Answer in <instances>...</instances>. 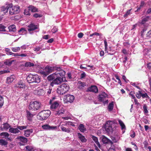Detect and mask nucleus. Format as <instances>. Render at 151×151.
<instances>
[{
  "label": "nucleus",
  "mask_w": 151,
  "mask_h": 151,
  "mask_svg": "<svg viewBox=\"0 0 151 151\" xmlns=\"http://www.w3.org/2000/svg\"><path fill=\"white\" fill-rule=\"evenodd\" d=\"M69 87L67 84H63L58 87L57 89V92L60 95H63L68 91Z\"/></svg>",
  "instance_id": "obj_4"
},
{
  "label": "nucleus",
  "mask_w": 151,
  "mask_h": 151,
  "mask_svg": "<svg viewBox=\"0 0 151 151\" xmlns=\"http://www.w3.org/2000/svg\"><path fill=\"white\" fill-rule=\"evenodd\" d=\"M35 94L39 96L43 95L45 93L44 91L41 89H38L35 90L34 91Z\"/></svg>",
  "instance_id": "obj_17"
},
{
  "label": "nucleus",
  "mask_w": 151,
  "mask_h": 151,
  "mask_svg": "<svg viewBox=\"0 0 151 151\" xmlns=\"http://www.w3.org/2000/svg\"><path fill=\"white\" fill-rule=\"evenodd\" d=\"M119 123L122 129H125V126L123 122L121 120H118Z\"/></svg>",
  "instance_id": "obj_38"
},
{
  "label": "nucleus",
  "mask_w": 151,
  "mask_h": 151,
  "mask_svg": "<svg viewBox=\"0 0 151 151\" xmlns=\"http://www.w3.org/2000/svg\"><path fill=\"white\" fill-rule=\"evenodd\" d=\"M75 97L72 95L70 94L64 96V102L66 103L69 102L71 103L73 101Z\"/></svg>",
  "instance_id": "obj_8"
},
{
  "label": "nucleus",
  "mask_w": 151,
  "mask_h": 151,
  "mask_svg": "<svg viewBox=\"0 0 151 151\" xmlns=\"http://www.w3.org/2000/svg\"><path fill=\"white\" fill-rule=\"evenodd\" d=\"M34 82L35 83H39L40 81L39 76L37 75H34Z\"/></svg>",
  "instance_id": "obj_32"
},
{
  "label": "nucleus",
  "mask_w": 151,
  "mask_h": 151,
  "mask_svg": "<svg viewBox=\"0 0 151 151\" xmlns=\"http://www.w3.org/2000/svg\"><path fill=\"white\" fill-rule=\"evenodd\" d=\"M11 6L9 3H7L5 6H2L1 7V11L3 12L4 14L8 12V9H9V8Z\"/></svg>",
  "instance_id": "obj_13"
},
{
  "label": "nucleus",
  "mask_w": 151,
  "mask_h": 151,
  "mask_svg": "<svg viewBox=\"0 0 151 151\" xmlns=\"http://www.w3.org/2000/svg\"><path fill=\"white\" fill-rule=\"evenodd\" d=\"M64 124H63L60 127V128L62 130L63 132H67V133H70L71 132V130L70 129L68 128H67L66 127H64L65 126Z\"/></svg>",
  "instance_id": "obj_24"
},
{
  "label": "nucleus",
  "mask_w": 151,
  "mask_h": 151,
  "mask_svg": "<svg viewBox=\"0 0 151 151\" xmlns=\"http://www.w3.org/2000/svg\"><path fill=\"white\" fill-rule=\"evenodd\" d=\"M20 48L19 47H12V50L14 52H17L18 51L20 50Z\"/></svg>",
  "instance_id": "obj_44"
},
{
  "label": "nucleus",
  "mask_w": 151,
  "mask_h": 151,
  "mask_svg": "<svg viewBox=\"0 0 151 151\" xmlns=\"http://www.w3.org/2000/svg\"><path fill=\"white\" fill-rule=\"evenodd\" d=\"M3 127H0L1 130L3 131L4 130H7L9 128H10V125L7 123H4L3 124Z\"/></svg>",
  "instance_id": "obj_21"
},
{
  "label": "nucleus",
  "mask_w": 151,
  "mask_h": 151,
  "mask_svg": "<svg viewBox=\"0 0 151 151\" xmlns=\"http://www.w3.org/2000/svg\"><path fill=\"white\" fill-rule=\"evenodd\" d=\"M83 35V34L82 32H80L78 34V36L79 38H81L82 37Z\"/></svg>",
  "instance_id": "obj_59"
},
{
  "label": "nucleus",
  "mask_w": 151,
  "mask_h": 151,
  "mask_svg": "<svg viewBox=\"0 0 151 151\" xmlns=\"http://www.w3.org/2000/svg\"><path fill=\"white\" fill-rule=\"evenodd\" d=\"M27 33V31L25 28H22L18 31V34L19 35H24Z\"/></svg>",
  "instance_id": "obj_31"
},
{
  "label": "nucleus",
  "mask_w": 151,
  "mask_h": 151,
  "mask_svg": "<svg viewBox=\"0 0 151 151\" xmlns=\"http://www.w3.org/2000/svg\"><path fill=\"white\" fill-rule=\"evenodd\" d=\"M146 14H151V8L148 9L146 12Z\"/></svg>",
  "instance_id": "obj_63"
},
{
  "label": "nucleus",
  "mask_w": 151,
  "mask_h": 151,
  "mask_svg": "<svg viewBox=\"0 0 151 151\" xmlns=\"http://www.w3.org/2000/svg\"><path fill=\"white\" fill-rule=\"evenodd\" d=\"M41 49V48L40 47H37L36 48H34V51L37 52H38V51H39L40 49Z\"/></svg>",
  "instance_id": "obj_61"
},
{
  "label": "nucleus",
  "mask_w": 151,
  "mask_h": 151,
  "mask_svg": "<svg viewBox=\"0 0 151 151\" xmlns=\"http://www.w3.org/2000/svg\"><path fill=\"white\" fill-rule=\"evenodd\" d=\"M143 108L144 109V113H145L146 114L148 113V111L147 109V106L146 105H144L143 107Z\"/></svg>",
  "instance_id": "obj_55"
},
{
  "label": "nucleus",
  "mask_w": 151,
  "mask_h": 151,
  "mask_svg": "<svg viewBox=\"0 0 151 151\" xmlns=\"http://www.w3.org/2000/svg\"><path fill=\"white\" fill-rule=\"evenodd\" d=\"M15 76L14 75H11L10 77L7 78L6 83H12L15 79Z\"/></svg>",
  "instance_id": "obj_20"
},
{
  "label": "nucleus",
  "mask_w": 151,
  "mask_h": 151,
  "mask_svg": "<svg viewBox=\"0 0 151 151\" xmlns=\"http://www.w3.org/2000/svg\"><path fill=\"white\" fill-rule=\"evenodd\" d=\"M56 77V78L50 83V86L52 87L53 86L54 84H58L60 83L63 81L62 78L59 77Z\"/></svg>",
  "instance_id": "obj_11"
},
{
  "label": "nucleus",
  "mask_w": 151,
  "mask_h": 151,
  "mask_svg": "<svg viewBox=\"0 0 151 151\" xmlns=\"http://www.w3.org/2000/svg\"><path fill=\"white\" fill-rule=\"evenodd\" d=\"M65 124H64V125L66 126H67L68 127H69L70 125H71L73 127L75 126L74 124L72 122L70 121H67L65 122Z\"/></svg>",
  "instance_id": "obj_33"
},
{
  "label": "nucleus",
  "mask_w": 151,
  "mask_h": 151,
  "mask_svg": "<svg viewBox=\"0 0 151 151\" xmlns=\"http://www.w3.org/2000/svg\"><path fill=\"white\" fill-rule=\"evenodd\" d=\"M113 124V122L111 121H108L107 122L105 129L107 132H109L112 131L111 125Z\"/></svg>",
  "instance_id": "obj_10"
},
{
  "label": "nucleus",
  "mask_w": 151,
  "mask_h": 151,
  "mask_svg": "<svg viewBox=\"0 0 151 151\" xmlns=\"http://www.w3.org/2000/svg\"><path fill=\"white\" fill-rule=\"evenodd\" d=\"M8 142L5 140L3 139H0V145L2 146H5L7 145Z\"/></svg>",
  "instance_id": "obj_39"
},
{
  "label": "nucleus",
  "mask_w": 151,
  "mask_h": 151,
  "mask_svg": "<svg viewBox=\"0 0 151 151\" xmlns=\"http://www.w3.org/2000/svg\"><path fill=\"white\" fill-rule=\"evenodd\" d=\"M12 61H6L4 62V64L6 65L10 66L12 64Z\"/></svg>",
  "instance_id": "obj_52"
},
{
  "label": "nucleus",
  "mask_w": 151,
  "mask_h": 151,
  "mask_svg": "<svg viewBox=\"0 0 151 151\" xmlns=\"http://www.w3.org/2000/svg\"><path fill=\"white\" fill-rule=\"evenodd\" d=\"M24 135L26 137H28L29 136L30 134L32 133L33 129H27L24 130Z\"/></svg>",
  "instance_id": "obj_25"
},
{
  "label": "nucleus",
  "mask_w": 151,
  "mask_h": 151,
  "mask_svg": "<svg viewBox=\"0 0 151 151\" xmlns=\"http://www.w3.org/2000/svg\"><path fill=\"white\" fill-rule=\"evenodd\" d=\"M113 102H112L110 103L108 106V109L109 111H111L112 110L114 107Z\"/></svg>",
  "instance_id": "obj_37"
},
{
  "label": "nucleus",
  "mask_w": 151,
  "mask_h": 151,
  "mask_svg": "<svg viewBox=\"0 0 151 151\" xmlns=\"http://www.w3.org/2000/svg\"><path fill=\"white\" fill-rule=\"evenodd\" d=\"M42 16V15L37 13H35L33 15V17L35 18L41 17Z\"/></svg>",
  "instance_id": "obj_51"
},
{
  "label": "nucleus",
  "mask_w": 151,
  "mask_h": 151,
  "mask_svg": "<svg viewBox=\"0 0 151 151\" xmlns=\"http://www.w3.org/2000/svg\"><path fill=\"white\" fill-rule=\"evenodd\" d=\"M91 138L94 141L97 145L98 146V147L100 148L101 146L98 142V138L94 136H92Z\"/></svg>",
  "instance_id": "obj_27"
},
{
  "label": "nucleus",
  "mask_w": 151,
  "mask_h": 151,
  "mask_svg": "<svg viewBox=\"0 0 151 151\" xmlns=\"http://www.w3.org/2000/svg\"><path fill=\"white\" fill-rule=\"evenodd\" d=\"M25 148L27 151H31L33 149V147L31 146H27L25 147Z\"/></svg>",
  "instance_id": "obj_46"
},
{
  "label": "nucleus",
  "mask_w": 151,
  "mask_h": 151,
  "mask_svg": "<svg viewBox=\"0 0 151 151\" xmlns=\"http://www.w3.org/2000/svg\"><path fill=\"white\" fill-rule=\"evenodd\" d=\"M132 9H129L127 11L126 13L124 15V17H126L127 16L129 15L130 14V12Z\"/></svg>",
  "instance_id": "obj_53"
},
{
  "label": "nucleus",
  "mask_w": 151,
  "mask_h": 151,
  "mask_svg": "<svg viewBox=\"0 0 151 151\" xmlns=\"http://www.w3.org/2000/svg\"><path fill=\"white\" fill-rule=\"evenodd\" d=\"M54 69L56 71L55 72L56 77H60L59 76H64L65 73V72L62 70L60 68L55 67Z\"/></svg>",
  "instance_id": "obj_7"
},
{
  "label": "nucleus",
  "mask_w": 151,
  "mask_h": 151,
  "mask_svg": "<svg viewBox=\"0 0 151 151\" xmlns=\"http://www.w3.org/2000/svg\"><path fill=\"white\" fill-rule=\"evenodd\" d=\"M78 128L80 131L82 132H84L86 130V129L84 125L82 124H80L79 125Z\"/></svg>",
  "instance_id": "obj_28"
},
{
  "label": "nucleus",
  "mask_w": 151,
  "mask_h": 151,
  "mask_svg": "<svg viewBox=\"0 0 151 151\" xmlns=\"http://www.w3.org/2000/svg\"><path fill=\"white\" fill-rule=\"evenodd\" d=\"M108 151H115V149L114 147L113 146H111L109 149Z\"/></svg>",
  "instance_id": "obj_62"
},
{
  "label": "nucleus",
  "mask_w": 151,
  "mask_h": 151,
  "mask_svg": "<svg viewBox=\"0 0 151 151\" xmlns=\"http://www.w3.org/2000/svg\"><path fill=\"white\" fill-rule=\"evenodd\" d=\"M28 30L29 32L34 30L37 28V26L34 25L33 24H31L28 26Z\"/></svg>",
  "instance_id": "obj_19"
},
{
  "label": "nucleus",
  "mask_w": 151,
  "mask_h": 151,
  "mask_svg": "<svg viewBox=\"0 0 151 151\" xmlns=\"http://www.w3.org/2000/svg\"><path fill=\"white\" fill-rule=\"evenodd\" d=\"M109 139L104 136H103L102 139V141L104 143H108L109 142Z\"/></svg>",
  "instance_id": "obj_41"
},
{
  "label": "nucleus",
  "mask_w": 151,
  "mask_h": 151,
  "mask_svg": "<svg viewBox=\"0 0 151 151\" xmlns=\"http://www.w3.org/2000/svg\"><path fill=\"white\" fill-rule=\"evenodd\" d=\"M25 85L21 81L19 82L16 85V87L19 88H24L25 87Z\"/></svg>",
  "instance_id": "obj_30"
},
{
  "label": "nucleus",
  "mask_w": 151,
  "mask_h": 151,
  "mask_svg": "<svg viewBox=\"0 0 151 151\" xmlns=\"http://www.w3.org/2000/svg\"><path fill=\"white\" fill-rule=\"evenodd\" d=\"M142 92L141 91H139L138 93H137L136 96L138 99H140L141 96Z\"/></svg>",
  "instance_id": "obj_49"
},
{
  "label": "nucleus",
  "mask_w": 151,
  "mask_h": 151,
  "mask_svg": "<svg viewBox=\"0 0 151 151\" xmlns=\"http://www.w3.org/2000/svg\"><path fill=\"white\" fill-rule=\"evenodd\" d=\"M86 76V74L85 72H83L81 74V78H84Z\"/></svg>",
  "instance_id": "obj_60"
},
{
  "label": "nucleus",
  "mask_w": 151,
  "mask_h": 151,
  "mask_svg": "<svg viewBox=\"0 0 151 151\" xmlns=\"http://www.w3.org/2000/svg\"><path fill=\"white\" fill-rule=\"evenodd\" d=\"M141 96L142 98H149V96L147 95V94L146 93H142Z\"/></svg>",
  "instance_id": "obj_50"
},
{
  "label": "nucleus",
  "mask_w": 151,
  "mask_h": 151,
  "mask_svg": "<svg viewBox=\"0 0 151 151\" xmlns=\"http://www.w3.org/2000/svg\"><path fill=\"white\" fill-rule=\"evenodd\" d=\"M49 36L48 35H45L43 37V38L44 39L47 40L49 38Z\"/></svg>",
  "instance_id": "obj_64"
},
{
  "label": "nucleus",
  "mask_w": 151,
  "mask_h": 151,
  "mask_svg": "<svg viewBox=\"0 0 151 151\" xmlns=\"http://www.w3.org/2000/svg\"><path fill=\"white\" fill-rule=\"evenodd\" d=\"M104 45H105V51L106 52H107V53H108V52L107 51V42L106 41V40H105L104 41Z\"/></svg>",
  "instance_id": "obj_47"
},
{
  "label": "nucleus",
  "mask_w": 151,
  "mask_h": 151,
  "mask_svg": "<svg viewBox=\"0 0 151 151\" xmlns=\"http://www.w3.org/2000/svg\"><path fill=\"white\" fill-rule=\"evenodd\" d=\"M56 77V74L55 73H53L48 76L47 79L49 81L52 80L54 79Z\"/></svg>",
  "instance_id": "obj_29"
},
{
  "label": "nucleus",
  "mask_w": 151,
  "mask_h": 151,
  "mask_svg": "<svg viewBox=\"0 0 151 151\" xmlns=\"http://www.w3.org/2000/svg\"><path fill=\"white\" fill-rule=\"evenodd\" d=\"M98 90L97 87L95 85H92L87 88V91L92 92L95 93L98 92Z\"/></svg>",
  "instance_id": "obj_12"
},
{
  "label": "nucleus",
  "mask_w": 151,
  "mask_h": 151,
  "mask_svg": "<svg viewBox=\"0 0 151 151\" xmlns=\"http://www.w3.org/2000/svg\"><path fill=\"white\" fill-rule=\"evenodd\" d=\"M24 65L26 67H31L33 66L34 64L30 62H27L25 63Z\"/></svg>",
  "instance_id": "obj_45"
},
{
  "label": "nucleus",
  "mask_w": 151,
  "mask_h": 151,
  "mask_svg": "<svg viewBox=\"0 0 151 151\" xmlns=\"http://www.w3.org/2000/svg\"><path fill=\"white\" fill-rule=\"evenodd\" d=\"M41 103L37 101L31 102L29 106V109L32 111H36L41 107Z\"/></svg>",
  "instance_id": "obj_2"
},
{
  "label": "nucleus",
  "mask_w": 151,
  "mask_h": 151,
  "mask_svg": "<svg viewBox=\"0 0 151 151\" xmlns=\"http://www.w3.org/2000/svg\"><path fill=\"white\" fill-rule=\"evenodd\" d=\"M5 28L6 27L4 25L1 24H0V31H5Z\"/></svg>",
  "instance_id": "obj_48"
},
{
  "label": "nucleus",
  "mask_w": 151,
  "mask_h": 151,
  "mask_svg": "<svg viewBox=\"0 0 151 151\" xmlns=\"http://www.w3.org/2000/svg\"><path fill=\"white\" fill-rule=\"evenodd\" d=\"M29 8L30 11H31L32 12H35L37 11V9L33 6H30Z\"/></svg>",
  "instance_id": "obj_35"
},
{
  "label": "nucleus",
  "mask_w": 151,
  "mask_h": 151,
  "mask_svg": "<svg viewBox=\"0 0 151 151\" xmlns=\"http://www.w3.org/2000/svg\"><path fill=\"white\" fill-rule=\"evenodd\" d=\"M142 18V21L140 23L142 24H144L146 22L151 20V17L150 16L143 17Z\"/></svg>",
  "instance_id": "obj_18"
},
{
  "label": "nucleus",
  "mask_w": 151,
  "mask_h": 151,
  "mask_svg": "<svg viewBox=\"0 0 151 151\" xmlns=\"http://www.w3.org/2000/svg\"><path fill=\"white\" fill-rule=\"evenodd\" d=\"M34 75H30L27 76V82L29 83L34 82Z\"/></svg>",
  "instance_id": "obj_23"
},
{
  "label": "nucleus",
  "mask_w": 151,
  "mask_h": 151,
  "mask_svg": "<svg viewBox=\"0 0 151 151\" xmlns=\"http://www.w3.org/2000/svg\"><path fill=\"white\" fill-rule=\"evenodd\" d=\"M11 6L10 7L9 10V15H12L19 13L20 12L19 6L18 5L13 6L12 3H9Z\"/></svg>",
  "instance_id": "obj_5"
},
{
  "label": "nucleus",
  "mask_w": 151,
  "mask_h": 151,
  "mask_svg": "<svg viewBox=\"0 0 151 151\" xmlns=\"http://www.w3.org/2000/svg\"><path fill=\"white\" fill-rule=\"evenodd\" d=\"M65 111L62 106H60L55 110V114L56 116H60L64 113Z\"/></svg>",
  "instance_id": "obj_14"
},
{
  "label": "nucleus",
  "mask_w": 151,
  "mask_h": 151,
  "mask_svg": "<svg viewBox=\"0 0 151 151\" xmlns=\"http://www.w3.org/2000/svg\"><path fill=\"white\" fill-rule=\"evenodd\" d=\"M17 139H19L20 142L24 144L28 142L27 139L24 137L19 136L18 137Z\"/></svg>",
  "instance_id": "obj_22"
},
{
  "label": "nucleus",
  "mask_w": 151,
  "mask_h": 151,
  "mask_svg": "<svg viewBox=\"0 0 151 151\" xmlns=\"http://www.w3.org/2000/svg\"><path fill=\"white\" fill-rule=\"evenodd\" d=\"M51 113L49 110L41 111L37 115V118L38 119L42 121L46 120L50 116Z\"/></svg>",
  "instance_id": "obj_1"
},
{
  "label": "nucleus",
  "mask_w": 151,
  "mask_h": 151,
  "mask_svg": "<svg viewBox=\"0 0 151 151\" xmlns=\"http://www.w3.org/2000/svg\"><path fill=\"white\" fill-rule=\"evenodd\" d=\"M27 126H17V127L18 129L19 130H22L23 129H27Z\"/></svg>",
  "instance_id": "obj_43"
},
{
  "label": "nucleus",
  "mask_w": 151,
  "mask_h": 151,
  "mask_svg": "<svg viewBox=\"0 0 151 151\" xmlns=\"http://www.w3.org/2000/svg\"><path fill=\"white\" fill-rule=\"evenodd\" d=\"M9 132L14 134H18L19 133H21L20 130L18 129L17 127L15 128L10 127L9 129Z\"/></svg>",
  "instance_id": "obj_16"
},
{
  "label": "nucleus",
  "mask_w": 151,
  "mask_h": 151,
  "mask_svg": "<svg viewBox=\"0 0 151 151\" xmlns=\"http://www.w3.org/2000/svg\"><path fill=\"white\" fill-rule=\"evenodd\" d=\"M146 37L147 38L151 37V29L147 32L146 34Z\"/></svg>",
  "instance_id": "obj_56"
},
{
  "label": "nucleus",
  "mask_w": 151,
  "mask_h": 151,
  "mask_svg": "<svg viewBox=\"0 0 151 151\" xmlns=\"http://www.w3.org/2000/svg\"><path fill=\"white\" fill-rule=\"evenodd\" d=\"M55 97H53L50 100L49 104L50 105V108L51 109L52 111H55L61 106L60 105L58 101H55Z\"/></svg>",
  "instance_id": "obj_3"
},
{
  "label": "nucleus",
  "mask_w": 151,
  "mask_h": 151,
  "mask_svg": "<svg viewBox=\"0 0 151 151\" xmlns=\"http://www.w3.org/2000/svg\"><path fill=\"white\" fill-rule=\"evenodd\" d=\"M30 10L29 9V7L28 8L24 10V15H29L30 14Z\"/></svg>",
  "instance_id": "obj_40"
},
{
  "label": "nucleus",
  "mask_w": 151,
  "mask_h": 151,
  "mask_svg": "<svg viewBox=\"0 0 151 151\" xmlns=\"http://www.w3.org/2000/svg\"><path fill=\"white\" fill-rule=\"evenodd\" d=\"M10 72L9 70H2L0 71V75L4 73H9Z\"/></svg>",
  "instance_id": "obj_54"
},
{
  "label": "nucleus",
  "mask_w": 151,
  "mask_h": 151,
  "mask_svg": "<svg viewBox=\"0 0 151 151\" xmlns=\"http://www.w3.org/2000/svg\"><path fill=\"white\" fill-rule=\"evenodd\" d=\"M9 31L10 32H15L16 31V28L15 26L14 25H12L8 27Z\"/></svg>",
  "instance_id": "obj_34"
},
{
  "label": "nucleus",
  "mask_w": 151,
  "mask_h": 151,
  "mask_svg": "<svg viewBox=\"0 0 151 151\" xmlns=\"http://www.w3.org/2000/svg\"><path fill=\"white\" fill-rule=\"evenodd\" d=\"M55 67L47 66L45 68L44 70L40 71L41 74L43 75L44 76L46 77L49 73L55 71L54 69Z\"/></svg>",
  "instance_id": "obj_6"
},
{
  "label": "nucleus",
  "mask_w": 151,
  "mask_h": 151,
  "mask_svg": "<svg viewBox=\"0 0 151 151\" xmlns=\"http://www.w3.org/2000/svg\"><path fill=\"white\" fill-rule=\"evenodd\" d=\"M108 96V95L107 94L104 92H102L99 95L98 99L99 100L101 101H103L104 100H106L104 102L105 104L107 103H108V100H106V98H107Z\"/></svg>",
  "instance_id": "obj_9"
},
{
  "label": "nucleus",
  "mask_w": 151,
  "mask_h": 151,
  "mask_svg": "<svg viewBox=\"0 0 151 151\" xmlns=\"http://www.w3.org/2000/svg\"><path fill=\"white\" fill-rule=\"evenodd\" d=\"M42 128L45 130H52L57 128V127L50 126L48 124H46L42 126Z\"/></svg>",
  "instance_id": "obj_15"
},
{
  "label": "nucleus",
  "mask_w": 151,
  "mask_h": 151,
  "mask_svg": "<svg viewBox=\"0 0 151 151\" xmlns=\"http://www.w3.org/2000/svg\"><path fill=\"white\" fill-rule=\"evenodd\" d=\"M78 137L82 142H86V139L85 138V137L82 135L81 133H78Z\"/></svg>",
  "instance_id": "obj_26"
},
{
  "label": "nucleus",
  "mask_w": 151,
  "mask_h": 151,
  "mask_svg": "<svg viewBox=\"0 0 151 151\" xmlns=\"http://www.w3.org/2000/svg\"><path fill=\"white\" fill-rule=\"evenodd\" d=\"M27 114L28 120L30 121L31 120L34 115L28 111H27Z\"/></svg>",
  "instance_id": "obj_36"
},
{
  "label": "nucleus",
  "mask_w": 151,
  "mask_h": 151,
  "mask_svg": "<svg viewBox=\"0 0 151 151\" xmlns=\"http://www.w3.org/2000/svg\"><path fill=\"white\" fill-rule=\"evenodd\" d=\"M0 135L1 136H3L5 137H7L9 136V134L6 132H3L0 134Z\"/></svg>",
  "instance_id": "obj_42"
},
{
  "label": "nucleus",
  "mask_w": 151,
  "mask_h": 151,
  "mask_svg": "<svg viewBox=\"0 0 151 151\" xmlns=\"http://www.w3.org/2000/svg\"><path fill=\"white\" fill-rule=\"evenodd\" d=\"M58 30L57 28L55 27H54L53 29H52L51 30V32L53 33H55Z\"/></svg>",
  "instance_id": "obj_57"
},
{
  "label": "nucleus",
  "mask_w": 151,
  "mask_h": 151,
  "mask_svg": "<svg viewBox=\"0 0 151 151\" xmlns=\"http://www.w3.org/2000/svg\"><path fill=\"white\" fill-rule=\"evenodd\" d=\"M47 93L48 94H50L51 93V91L52 90V87H50L48 89H47Z\"/></svg>",
  "instance_id": "obj_58"
}]
</instances>
